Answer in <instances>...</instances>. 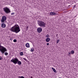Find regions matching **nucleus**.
<instances>
[{
	"instance_id": "412c9836",
	"label": "nucleus",
	"mask_w": 78,
	"mask_h": 78,
	"mask_svg": "<svg viewBox=\"0 0 78 78\" xmlns=\"http://www.w3.org/2000/svg\"><path fill=\"white\" fill-rule=\"evenodd\" d=\"M46 37L48 38V37H50V36H49V35H46Z\"/></svg>"
},
{
	"instance_id": "4be33fe9",
	"label": "nucleus",
	"mask_w": 78,
	"mask_h": 78,
	"mask_svg": "<svg viewBox=\"0 0 78 78\" xmlns=\"http://www.w3.org/2000/svg\"><path fill=\"white\" fill-rule=\"evenodd\" d=\"M14 14H15V13H14V12L12 13H11V15H14Z\"/></svg>"
},
{
	"instance_id": "4468645a",
	"label": "nucleus",
	"mask_w": 78,
	"mask_h": 78,
	"mask_svg": "<svg viewBox=\"0 0 78 78\" xmlns=\"http://www.w3.org/2000/svg\"><path fill=\"white\" fill-rule=\"evenodd\" d=\"M74 53H75V51H74L73 50H72L71 51V53L72 55H73L74 54Z\"/></svg>"
},
{
	"instance_id": "ddd939ff",
	"label": "nucleus",
	"mask_w": 78,
	"mask_h": 78,
	"mask_svg": "<svg viewBox=\"0 0 78 78\" xmlns=\"http://www.w3.org/2000/svg\"><path fill=\"white\" fill-rule=\"evenodd\" d=\"M52 69L53 71L54 72H55V73L56 72V71L55 68L52 67Z\"/></svg>"
},
{
	"instance_id": "6ab92c4d",
	"label": "nucleus",
	"mask_w": 78,
	"mask_h": 78,
	"mask_svg": "<svg viewBox=\"0 0 78 78\" xmlns=\"http://www.w3.org/2000/svg\"><path fill=\"white\" fill-rule=\"evenodd\" d=\"M13 42H17V40L16 39H14L13 40Z\"/></svg>"
},
{
	"instance_id": "bb28decb",
	"label": "nucleus",
	"mask_w": 78,
	"mask_h": 78,
	"mask_svg": "<svg viewBox=\"0 0 78 78\" xmlns=\"http://www.w3.org/2000/svg\"><path fill=\"white\" fill-rule=\"evenodd\" d=\"M11 38H10V40H11Z\"/></svg>"
},
{
	"instance_id": "2eb2a0df",
	"label": "nucleus",
	"mask_w": 78,
	"mask_h": 78,
	"mask_svg": "<svg viewBox=\"0 0 78 78\" xmlns=\"http://www.w3.org/2000/svg\"><path fill=\"white\" fill-rule=\"evenodd\" d=\"M20 55L21 56H23V53L22 52H21L20 53Z\"/></svg>"
},
{
	"instance_id": "9d476101",
	"label": "nucleus",
	"mask_w": 78,
	"mask_h": 78,
	"mask_svg": "<svg viewBox=\"0 0 78 78\" xmlns=\"http://www.w3.org/2000/svg\"><path fill=\"white\" fill-rule=\"evenodd\" d=\"M50 38H47L46 39V41L47 42H50Z\"/></svg>"
},
{
	"instance_id": "1a4fd4ad",
	"label": "nucleus",
	"mask_w": 78,
	"mask_h": 78,
	"mask_svg": "<svg viewBox=\"0 0 78 78\" xmlns=\"http://www.w3.org/2000/svg\"><path fill=\"white\" fill-rule=\"evenodd\" d=\"M1 27L2 28H5L6 27V24L4 23H2L1 24Z\"/></svg>"
},
{
	"instance_id": "5701e85b",
	"label": "nucleus",
	"mask_w": 78,
	"mask_h": 78,
	"mask_svg": "<svg viewBox=\"0 0 78 78\" xmlns=\"http://www.w3.org/2000/svg\"><path fill=\"white\" fill-rule=\"evenodd\" d=\"M2 57L0 56V60H2Z\"/></svg>"
},
{
	"instance_id": "7ed1b4c3",
	"label": "nucleus",
	"mask_w": 78,
	"mask_h": 78,
	"mask_svg": "<svg viewBox=\"0 0 78 78\" xmlns=\"http://www.w3.org/2000/svg\"><path fill=\"white\" fill-rule=\"evenodd\" d=\"M0 51L3 54L4 53L5 51H6L7 50L6 49L5 47L1 46V44H0Z\"/></svg>"
},
{
	"instance_id": "dca6fc26",
	"label": "nucleus",
	"mask_w": 78,
	"mask_h": 78,
	"mask_svg": "<svg viewBox=\"0 0 78 78\" xmlns=\"http://www.w3.org/2000/svg\"><path fill=\"white\" fill-rule=\"evenodd\" d=\"M60 40H58L57 41V44H58L59 42V41Z\"/></svg>"
},
{
	"instance_id": "20e7f679",
	"label": "nucleus",
	"mask_w": 78,
	"mask_h": 78,
	"mask_svg": "<svg viewBox=\"0 0 78 78\" xmlns=\"http://www.w3.org/2000/svg\"><path fill=\"white\" fill-rule=\"evenodd\" d=\"M38 23L40 27H45V23L43 21H38Z\"/></svg>"
},
{
	"instance_id": "a211bd4d",
	"label": "nucleus",
	"mask_w": 78,
	"mask_h": 78,
	"mask_svg": "<svg viewBox=\"0 0 78 78\" xmlns=\"http://www.w3.org/2000/svg\"><path fill=\"white\" fill-rule=\"evenodd\" d=\"M18 78H25L23 76H19L18 77Z\"/></svg>"
},
{
	"instance_id": "aec40b11",
	"label": "nucleus",
	"mask_w": 78,
	"mask_h": 78,
	"mask_svg": "<svg viewBox=\"0 0 78 78\" xmlns=\"http://www.w3.org/2000/svg\"><path fill=\"white\" fill-rule=\"evenodd\" d=\"M4 54L5 55H8V54L7 52H5Z\"/></svg>"
},
{
	"instance_id": "f3484780",
	"label": "nucleus",
	"mask_w": 78,
	"mask_h": 78,
	"mask_svg": "<svg viewBox=\"0 0 78 78\" xmlns=\"http://www.w3.org/2000/svg\"><path fill=\"white\" fill-rule=\"evenodd\" d=\"M23 59H24V60H25V61H26V62H27V61H28V60H27V59H26V58H23Z\"/></svg>"
},
{
	"instance_id": "f257e3e1",
	"label": "nucleus",
	"mask_w": 78,
	"mask_h": 78,
	"mask_svg": "<svg viewBox=\"0 0 78 78\" xmlns=\"http://www.w3.org/2000/svg\"><path fill=\"white\" fill-rule=\"evenodd\" d=\"M10 30L12 31L15 32L16 33H19V32L20 31V28L19 27V26L17 25V24L15 25Z\"/></svg>"
},
{
	"instance_id": "39448f33",
	"label": "nucleus",
	"mask_w": 78,
	"mask_h": 78,
	"mask_svg": "<svg viewBox=\"0 0 78 78\" xmlns=\"http://www.w3.org/2000/svg\"><path fill=\"white\" fill-rule=\"evenodd\" d=\"M4 11L6 13H9L10 12V10L7 7H5L3 8Z\"/></svg>"
},
{
	"instance_id": "6e6552de",
	"label": "nucleus",
	"mask_w": 78,
	"mask_h": 78,
	"mask_svg": "<svg viewBox=\"0 0 78 78\" xmlns=\"http://www.w3.org/2000/svg\"><path fill=\"white\" fill-rule=\"evenodd\" d=\"M50 14L51 16H56L58 15V13H56L55 12H50Z\"/></svg>"
},
{
	"instance_id": "423d86ee",
	"label": "nucleus",
	"mask_w": 78,
	"mask_h": 78,
	"mask_svg": "<svg viewBox=\"0 0 78 78\" xmlns=\"http://www.w3.org/2000/svg\"><path fill=\"white\" fill-rule=\"evenodd\" d=\"M6 20V16H4L2 17V20H1V22H4L5 20Z\"/></svg>"
},
{
	"instance_id": "b1692460",
	"label": "nucleus",
	"mask_w": 78,
	"mask_h": 78,
	"mask_svg": "<svg viewBox=\"0 0 78 78\" xmlns=\"http://www.w3.org/2000/svg\"><path fill=\"white\" fill-rule=\"evenodd\" d=\"M68 54L69 55H70L71 54H72V53H71L70 52H69Z\"/></svg>"
},
{
	"instance_id": "9b49d317",
	"label": "nucleus",
	"mask_w": 78,
	"mask_h": 78,
	"mask_svg": "<svg viewBox=\"0 0 78 78\" xmlns=\"http://www.w3.org/2000/svg\"><path fill=\"white\" fill-rule=\"evenodd\" d=\"M25 45L26 47H27V48H29L30 47V44L29 43H26Z\"/></svg>"
},
{
	"instance_id": "393cba45",
	"label": "nucleus",
	"mask_w": 78,
	"mask_h": 78,
	"mask_svg": "<svg viewBox=\"0 0 78 78\" xmlns=\"http://www.w3.org/2000/svg\"><path fill=\"white\" fill-rule=\"evenodd\" d=\"M47 45H49V43H47Z\"/></svg>"
},
{
	"instance_id": "f03ea898",
	"label": "nucleus",
	"mask_w": 78,
	"mask_h": 78,
	"mask_svg": "<svg viewBox=\"0 0 78 78\" xmlns=\"http://www.w3.org/2000/svg\"><path fill=\"white\" fill-rule=\"evenodd\" d=\"M11 62H13L15 64H18V65L20 66L22 64V62L19 61L17 58H14L11 60Z\"/></svg>"
},
{
	"instance_id": "0eeeda50",
	"label": "nucleus",
	"mask_w": 78,
	"mask_h": 78,
	"mask_svg": "<svg viewBox=\"0 0 78 78\" xmlns=\"http://www.w3.org/2000/svg\"><path fill=\"white\" fill-rule=\"evenodd\" d=\"M37 31L38 33H40L42 31V29L41 27H38L37 28Z\"/></svg>"
},
{
	"instance_id": "f8f14e48",
	"label": "nucleus",
	"mask_w": 78,
	"mask_h": 78,
	"mask_svg": "<svg viewBox=\"0 0 78 78\" xmlns=\"http://www.w3.org/2000/svg\"><path fill=\"white\" fill-rule=\"evenodd\" d=\"M34 51V48H33L30 49V51H31V52H33Z\"/></svg>"
},
{
	"instance_id": "a878e982",
	"label": "nucleus",
	"mask_w": 78,
	"mask_h": 78,
	"mask_svg": "<svg viewBox=\"0 0 78 78\" xmlns=\"http://www.w3.org/2000/svg\"><path fill=\"white\" fill-rule=\"evenodd\" d=\"M31 78H33V76H31Z\"/></svg>"
}]
</instances>
